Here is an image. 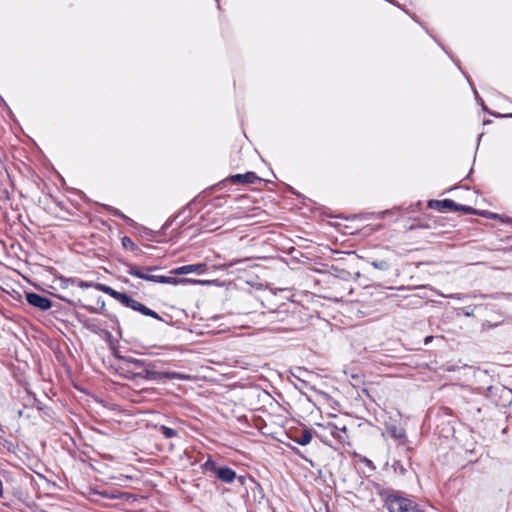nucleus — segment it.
I'll use <instances>...</instances> for the list:
<instances>
[{"label": "nucleus", "instance_id": "nucleus-1", "mask_svg": "<svg viewBox=\"0 0 512 512\" xmlns=\"http://www.w3.org/2000/svg\"><path fill=\"white\" fill-rule=\"evenodd\" d=\"M121 359L133 368L128 370L134 378H143L147 380L160 381L164 379H185L186 377L178 372H159L155 370V364L137 359L131 356H123Z\"/></svg>", "mask_w": 512, "mask_h": 512}, {"label": "nucleus", "instance_id": "nucleus-2", "mask_svg": "<svg viewBox=\"0 0 512 512\" xmlns=\"http://www.w3.org/2000/svg\"><path fill=\"white\" fill-rule=\"evenodd\" d=\"M95 289L98 291H102L118 302H120L123 306L128 307L134 311L140 312L141 314L145 316L152 317L154 319L162 320V318L156 313L155 311L151 310L150 308L146 307L142 303L134 300L126 293H122L119 291H116L112 287L105 285V284H97L95 286Z\"/></svg>", "mask_w": 512, "mask_h": 512}, {"label": "nucleus", "instance_id": "nucleus-3", "mask_svg": "<svg viewBox=\"0 0 512 512\" xmlns=\"http://www.w3.org/2000/svg\"><path fill=\"white\" fill-rule=\"evenodd\" d=\"M205 472L214 474V476L224 483H232L236 478V472L228 466H218L217 463L209 457L202 465ZM238 480L241 484L245 483V477L239 476Z\"/></svg>", "mask_w": 512, "mask_h": 512}, {"label": "nucleus", "instance_id": "nucleus-4", "mask_svg": "<svg viewBox=\"0 0 512 512\" xmlns=\"http://www.w3.org/2000/svg\"><path fill=\"white\" fill-rule=\"evenodd\" d=\"M385 505L389 512H425L413 500L396 494L387 495L385 497Z\"/></svg>", "mask_w": 512, "mask_h": 512}, {"label": "nucleus", "instance_id": "nucleus-5", "mask_svg": "<svg viewBox=\"0 0 512 512\" xmlns=\"http://www.w3.org/2000/svg\"><path fill=\"white\" fill-rule=\"evenodd\" d=\"M25 299L29 305L41 311H47L52 307V301L49 298L35 292H26Z\"/></svg>", "mask_w": 512, "mask_h": 512}, {"label": "nucleus", "instance_id": "nucleus-6", "mask_svg": "<svg viewBox=\"0 0 512 512\" xmlns=\"http://www.w3.org/2000/svg\"><path fill=\"white\" fill-rule=\"evenodd\" d=\"M321 427L333 438L338 440L339 442H344L346 438V426L338 425L336 423L328 422L326 425H321Z\"/></svg>", "mask_w": 512, "mask_h": 512}, {"label": "nucleus", "instance_id": "nucleus-7", "mask_svg": "<svg viewBox=\"0 0 512 512\" xmlns=\"http://www.w3.org/2000/svg\"><path fill=\"white\" fill-rule=\"evenodd\" d=\"M228 180L233 184H253L260 181V178L254 172H247L245 174H234L228 177Z\"/></svg>", "mask_w": 512, "mask_h": 512}, {"label": "nucleus", "instance_id": "nucleus-8", "mask_svg": "<svg viewBox=\"0 0 512 512\" xmlns=\"http://www.w3.org/2000/svg\"><path fill=\"white\" fill-rule=\"evenodd\" d=\"M429 207L438 209L440 211L454 210V208H458L457 203L451 199L430 200Z\"/></svg>", "mask_w": 512, "mask_h": 512}, {"label": "nucleus", "instance_id": "nucleus-9", "mask_svg": "<svg viewBox=\"0 0 512 512\" xmlns=\"http://www.w3.org/2000/svg\"><path fill=\"white\" fill-rule=\"evenodd\" d=\"M205 267L204 264H192V265H184L178 268H175L171 271L172 274L175 275H185L190 273H195L203 270Z\"/></svg>", "mask_w": 512, "mask_h": 512}, {"label": "nucleus", "instance_id": "nucleus-10", "mask_svg": "<svg viewBox=\"0 0 512 512\" xmlns=\"http://www.w3.org/2000/svg\"><path fill=\"white\" fill-rule=\"evenodd\" d=\"M293 441L301 446L308 445L312 440V433L308 429H304L301 431L299 435H295L291 437Z\"/></svg>", "mask_w": 512, "mask_h": 512}, {"label": "nucleus", "instance_id": "nucleus-11", "mask_svg": "<svg viewBox=\"0 0 512 512\" xmlns=\"http://www.w3.org/2000/svg\"><path fill=\"white\" fill-rule=\"evenodd\" d=\"M157 269H158L157 266H147V267H144V268H140L137 265L130 264V265H128L127 273L129 275H132V276H135L137 278H140V277H142L143 270H145V271H154V270H157Z\"/></svg>", "mask_w": 512, "mask_h": 512}, {"label": "nucleus", "instance_id": "nucleus-12", "mask_svg": "<svg viewBox=\"0 0 512 512\" xmlns=\"http://www.w3.org/2000/svg\"><path fill=\"white\" fill-rule=\"evenodd\" d=\"M105 208L112 216L124 220L128 225L133 226L135 224V222L130 217L123 214L119 209L108 205Z\"/></svg>", "mask_w": 512, "mask_h": 512}, {"label": "nucleus", "instance_id": "nucleus-13", "mask_svg": "<svg viewBox=\"0 0 512 512\" xmlns=\"http://www.w3.org/2000/svg\"><path fill=\"white\" fill-rule=\"evenodd\" d=\"M190 281L189 279H179L176 277H170V276H159L157 277V283L161 284H171V285H177L181 282H187Z\"/></svg>", "mask_w": 512, "mask_h": 512}, {"label": "nucleus", "instance_id": "nucleus-14", "mask_svg": "<svg viewBox=\"0 0 512 512\" xmlns=\"http://www.w3.org/2000/svg\"><path fill=\"white\" fill-rule=\"evenodd\" d=\"M71 283L77 285L81 289H87V288H91V287L95 288V286L98 284V283L83 281V280H80L77 278L71 279Z\"/></svg>", "mask_w": 512, "mask_h": 512}, {"label": "nucleus", "instance_id": "nucleus-15", "mask_svg": "<svg viewBox=\"0 0 512 512\" xmlns=\"http://www.w3.org/2000/svg\"><path fill=\"white\" fill-rule=\"evenodd\" d=\"M159 431L163 434V436L167 439H170V438H173V437H176L177 436V431L170 428V427H167L165 425H161L159 427Z\"/></svg>", "mask_w": 512, "mask_h": 512}, {"label": "nucleus", "instance_id": "nucleus-16", "mask_svg": "<svg viewBox=\"0 0 512 512\" xmlns=\"http://www.w3.org/2000/svg\"><path fill=\"white\" fill-rule=\"evenodd\" d=\"M74 305L80 306L86 310H88L91 313H97L99 310L93 306L90 305H84L81 301H78L77 303H73ZM105 308V302L101 301L100 311H102Z\"/></svg>", "mask_w": 512, "mask_h": 512}, {"label": "nucleus", "instance_id": "nucleus-17", "mask_svg": "<svg viewBox=\"0 0 512 512\" xmlns=\"http://www.w3.org/2000/svg\"><path fill=\"white\" fill-rule=\"evenodd\" d=\"M389 433L395 439H402L405 437V430L403 428L392 427L389 429Z\"/></svg>", "mask_w": 512, "mask_h": 512}, {"label": "nucleus", "instance_id": "nucleus-18", "mask_svg": "<svg viewBox=\"0 0 512 512\" xmlns=\"http://www.w3.org/2000/svg\"><path fill=\"white\" fill-rule=\"evenodd\" d=\"M371 265L379 270H388L389 269V263L385 260H379V261H373L371 262Z\"/></svg>", "mask_w": 512, "mask_h": 512}, {"label": "nucleus", "instance_id": "nucleus-19", "mask_svg": "<svg viewBox=\"0 0 512 512\" xmlns=\"http://www.w3.org/2000/svg\"><path fill=\"white\" fill-rule=\"evenodd\" d=\"M122 245L124 248H127V249H131V250L137 249V246L135 245V243L128 236H125L122 238Z\"/></svg>", "mask_w": 512, "mask_h": 512}, {"label": "nucleus", "instance_id": "nucleus-20", "mask_svg": "<svg viewBox=\"0 0 512 512\" xmlns=\"http://www.w3.org/2000/svg\"><path fill=\"white\" fill-rule=\"evenodd\" d=\"M148 272L149 271L143 270L142 277H140V279L157 283V277H159L160 275H152V274H149Z\"/></svg>", "mask_w": 512, "mask_h": 512}, {"label": "nucleus", "instance_id": "nucleus-21", "mask_svg": "<svg viewBox=\"0 0 512 512\" xmlns=\"http://www.w3.org/2000/svg\"><path fill=\"white\" fill-rule=\"evenodd\" d=\"M457 207L454 208V211H464L466 214H473L475 211L472 207L466 205L457 204Z\"/></svg>", "mask_w": 512, "mask_h": 512}, {"label": "nucleus", "instance_id": "nucleus-22", "mask_svg": "<svg viewBox=\"0 0 512 512\" xmlns=\"http://www.w3.org/2000/svg\"><path fill=\"white\" fill-rule=\"evenodd\" d=\"M461 310H462L463 314L466 316L473 315V309H471L470 307H465V308H462Z\"/></svg>", "mask_w": 512, "mask_h": 512}, {"label": "nucleus", "instance_id": "nucleus-23", "mask_svg": "<svg viewBox=\"0 0 512 512\" xmlns=\"http://www.w3.org/2000/svg\"><path fill=\"white\" fill-rule=\"evenodd\" d=\"M4 494V484L3 481L0 479V498L3 497Z\"/></svg>", "mask_w": 512, "mask_h": 512}, {"label": "nucleus", "instance_id": "nucleus-24", "mask_svg": "<svg viewBox=\"0 0 512 512\" xmlns=\"http://www.w3.org/2000/svg\"><path fill=\"white\" fill-rule=\"evenodd\" d=\"M449 297L452 299H458V300H460L462 298L460 294H453V295H450Z\"/></svg>", "mask_w": 512, "mask_h": 512}, {"label": "nucleus", "instance_id": "nucleus-25", "mask_svg": "<svg viewBox=\"0 0 512 512\" xmlns=\"http://www.w3.org/2000/svg\"><path fill=\"white\" fill-rule=\"evenodd\" d=\"M84 325H85V327H86V328L91 329V330H94V329L92 328V326H91L87 321H85V322H84Z\"/></svg>", "mask_w": 512, "mask_h": 512}, {"label": "nucleus", "instance_id": "nucleus-26", "mask_svg": "<svg viewBox=\"0 0 512 512\" xmlns=\"http://www.w3.org/2000/svg\"><path fill=\"white\" fill-rule=\"evenodd\" d=\"M316 436L319 437L321 439L322 442L324 443H327L324 439H323V436L319 433H316Z\"/></svg>", "mask_w": 512, "mask_h": 512}, {"label": "nucleus", "instance_id": "nucleus-27", "mask_svg": "<svg viewBox=\"0 0 512 512\" xmlns=\"http://www.w3.org/2000/svg\"><path fill=\"white\" fill-rule=\"evenodd\" d=\"M480 101H481V105H482L483 109L486 111L487 110L486 106L484 105V103L481 99H480Z\"/></svg>", "mask_w": 512, "mask_h": 512}, {"label": "nucleus", "instance_id": "nucleus-28", "mask_svg": "<svg viewBox=\"0 0 512 512\" xmlns=\"http://www.w3.org/2000/svg\"><path fill=\"white\" fill-rule=\"evenodd\" d=\"M431 338H432V337H427V338L425 339V343H428V341H430V339H431Z\"/></svg>", "mask_w": 512, "mask_h": 512}, {"label": "nucleus", "instance_id": "nucleus-29", "mask_svg": "<svg viewBox=\"0 0 512 512\" xmlns=\"http://www.w3.org/2000/svg\"><path fill=\"white\" fill-rule=\"evenodd\" d=\"M508 117H512V114L507 115Z\"/></svg>", "mask_w": 512, "mask_h": 512}]
</instances>
